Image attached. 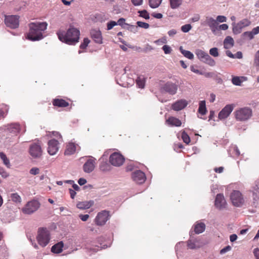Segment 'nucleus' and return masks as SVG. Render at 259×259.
Returning <instances> with one entry per match:
<instances>
[{
	"label": "nucleus",
	"instance_id": "nucleus-49",
	"mask_svg": "<svg viewBox=\"0 0 259 259\" xmlns=\"http://www.w3.org/2000/svg\"><path fill=\"white\" fill-rule=\"evenodd\" d=\"M185 246V243L184 242H180L178 243L175 246L176 251L177 255H178V251H180L182 247Z\"/></svg>",
	"mask_w": 259,
	"mask_h": 259
},
{
	"label": "nucleus",
	"instance_id": "nucleus-28",
	"mask_svg": "<svg viewBox=\"0 0 259 259\" xmlns=\"http://www.w3.org/2000/svg\"><path fill=\"white\" fill-rule=\"evenodd\" d=\"M64 244L62 241H60L54 245L51 248V251L54 253H59L63 250Z\"/></svg>",
	"mask_w": 259,
	"mask_h": 259
},
{
	"label": "nucleus",
	"instance_id": "nucleus-14",
	"mask_svg": "<svg viewBox=\"0 0 259 259\" xmlns=\"http://www.w3.org/2000/svg\"><path fill=\"white\" fill-rule=\"evenodd\" d=\"M133 180L137 184H142L146 180V177L144 172L140 170H136L132 173Z\"/></svg>",
	"mask_w": 259,
	"mask_h": 259
},
{
	"label": "nucleus",
	"instance_id": "nucleus-6",
	"mask_svg": "<svg viewBox=\"0 0 259 259\" xmlns=\"http://www.w3.org/2000/svg\"><path fill=\"white\" fill-rule=\"evenodd\" d=\"M230 199L233 204L236 207L242 206L245 201L242 193L238 190H234L231 193Z\"/></svg>",
	"mask_w": 259,
	"mask_h": 259
},
{
	"label": "nucleus",
	"instance_id": "nucleus-64",
	"mask_svg": "<svg viewBox=\"0 0 259 259\" xmlns=\"http://www.w3.org/2000/svg\"><path fill=\"white\" fill-rule=\"evenodd\" d=\"M253 254L256 259H259V249L256 248L253 250Z\"/></svg>",
	"mask_w": 259,
	"mask_h": 259
},
{
	"label": "nucleus",
	"instance_id": "nucleus-35",
	"mask_svg": "<svg viewBox=\"0 0 259 259\" xmlns=\"http://www.w3.org/2000/svg\"><path fill=\"white\" fill-rule=\"evenodd\" d=\"M100 169L102 171H109L111 169V166L107 161H102L100 165Z\"/></svg>",
	"mask_w": 259,
	"mask_h": 259
},
{
	"label": "nucleus",
	"instance_id": "nucleus-39",
	"mask_svg": "<svg viewBox=\"0 0 259 259\" xmlns=\"http://www.w3.org/2000/svg\"><path fill=\"white\" fill-rule=\"evenodd\" d=\"M10 197L12 200L15 203H20L21 202V198L17 193L11 194Z\"/></svg>",
	"mask_w": 259,
	"mask_h": 259
},
{
	"label": "nucleus",
	"instance_id": "nucleus-33",
	"mask_svg": "<svg viewBox=\"0 0 259 259\" xmlns=\"http://www.w3.org/2000/svg\"><path fill=\"white\" fill-rule=\"evenodd\" d=\"M245 78L246 77L244 76H233L232 78V82L235 85L240 86L243 81L242 79H245Z\"/></svg>",
	"mask_w": 259,
	"mask_h": 259
},
{
	"label": "nucleus",
	"instance_id": "nucleus-47",
	"mask_svg": "<svg viewBox=\"0 0 259 259\" xmlns=\"http://www.w3.org/2000/svg\"><path fill=\"white\" fill-rule=\"evenodd\" d=\"M181 30L184 33L189 32L192 29V26L190 24H185L181 27Z\"/></svg>",
	"mask_w": 259,
	"mask_h": 259
},
{
	"label": "nucleus",
	"instance_id": "nucleus-21",
	"mask_svg": "<svg viewBox=\"0 0 259 259\" xmlns=\"http://www.w3.org/2000/svg\"><path fill=\"white\" fill-rule=\"evenodd\" d=\"M187 245L190 249H193L199 248L202 245V243L200 242L199 239L191 236L188 241Z\"/></svg>",
	"mask_w": 259,
	"mask_h": 259
},
{
	"label": "nucleus",
	"instance_id": "nucleus-44",
	"mask_svg": "<svg viewBox=\"0 0 259 259\" xmlns=\"http://www.w3.org/2000/svg\"><path fill=\"white\" fill-rule=\"evenodd\" d=\"M90 42V40L88 38H84L83 39V41L80 45V49H85L89 43Z\"/></svg>",
	"mask_w": 259,
	"mask_h": 259
},
{
	"label": "nucleus",
	"instance_id": "nucleus-40",
	"mask_svg": "<svg viewBox=\"0 0 259 259\" xmlns=\"http://www.w3.org/2000/svg\"><path fill=\"white\" fill-rule=\"evenodd\" d=\"M253 204L254 206L256 207L259 203V191L256 192L253 191L252 192Z\"/></svg>",
	"mask_w": 259,
	"mask_h": 259
},
{
	"label": "nucleus",
	"instance_id": "nucleus-34",
	"mask_svg": "<svg viewBox=\"0 0 259 259\" xmlns=\"http://www.w3.org/2000/svg\"><path fill=\"white\" fill-rule=\"evenodd\" d=\"M181 53L187 58L192 60L194 58V55L189 51L185 50L182 47H180Z\"/></svg>",
	"mask_w": 259,
	"mask_h": 259
},
{
	"label": "nucleus",
	"instance_id": "nucleus-7",
	"mask_svg": "<svg viewBox=\"0 0 259 259\" xmlns=\"http://www.w3.org/2000/svg\"><path fill=\"white\" fill-rule=\"evenodd\" d=\"M178 84L168 81L163 84L161 87V91L163 93H166L170 95H175L178 91Z\"/></svg>",
	"mask_w": 259,
	"mask_h": 259
},
{
	"label": "nucleus",
	"instance_id": "nucleus-43",
	"mask_svg": "<svg viewBox=\"0 0 259 259\" xmlns=\"http://www.w3.org/2000/svg\"><path fill=\"white\" fill-rule=\"evenodd\" d=\"M125 19L121 18L118 19L117 22H116V25H120L123 28H125L126 26H127V24L125 23Z\"/></svg>",
	"mask_w": 259,
	"mask_h": 259
},
{
	"label": "nucleus",
	"instance_id": "nucleus-3",
	"mask_svg": "<svg viewBox=\"0 0 259 259\" xmlns=\"http://www.w3.org/2000/svg\"><path fill=\"white\" fill-rule=\"evenodd\" d=\"M36 239L38 244L42 247H46L50 242L51 235L50 231L45 228L38 229Z\"/></svg>",
	"mask_w": 259,
	"mask_h": 259
},
{
	"label": "nucleus",
	"instance_id": "nucleus-54",
	"mask_svg": "<svg viewBox=\"0 0 259 259\" xmlns=\"http://www.w3.org/2000/svg\"><path fill=\"white\" fill-rule=\"evenodd\" d=\"M39 169L37 167H32L29 170V173L32 175H36L39 173Z\"/></svg>",
	"mask_w": 259,
	"mask_h": 259
},
{
	"label": "nucleus",
	"instance_id": "nucleus-23",
	"mask_svg": "<svg viewBox=\"0 0 259 259\" xmlns=\"http://www.w3.org/2000/svg\"><path fill=\"white\" fill-rule=\"evenodd\" d=\"M205 224L203 222H197L194 225V231L196 234L202 233L205 231Z\"/></svg>",
	"mask_w": 259,
	"mask_h": 259
},
{
	"label": "nucleus",
	"instance_id": "nucleus-24",
	"mask_svg": "<svg viewBox=\"0 0 259 259\" xmlns=\"http://www.w3.org/2000/svg\"><path fill=\"white\" fill-rule=\"evenodd\" d=\"M5 130H7L11 133L16 134L19 132L20 125L18 123L8 124L5 126Z\"/></svg>",
	"mask_w": 259,
	"mask_h": 259
},
{
	"label": "nucleus",
	"instance_id": "nucleus-9",
	"mask_svg": "<svg viewBox=\"0 0 259 259\" xmlns=\"http://www.w3.org/2000/svg\"><path fill=\"white\" fill-rule=\"evenodd\" d=\"M40 206L39 202L37 200H32L28 202L22 208V212L27 214H30L36 211Z\"/></svg>",
	"mask_w": 259,
	"mask_h": 259
},
{
	"label": "nucleus",
	"instance_id": "nucleus-11",
	"mask_svg": "<svg viewBox=\"0 0 259 259\" xmlns=\"http://www.w3.org/2000/svg\"><path fill=\"white\" fill-rule=\"evenodd\" d=\"M42 149L39 143H33L30 145L29 153L33 158H39L42 155Z\"/></svg>",
	"mask_w": 259,
	"mask_h": 259
},
{
	"label": "nucleus",
	"instance_id": "nucleus-18",
	"mask_svg": "<svg viewBox=\"0 0 259 259\" xmlns=\"http://www.w3.org/2000/svg\"><path fill=\"white\" fill-rule=\"evenodd\" d=\"M204 23L209 27L213 33H215L216 31L218 30V22L213 18L211 17H207L205 21H204Z\"/></svg>",
	"mask_w": 259,
	"mask_h": 259
},
{
	"label": "nucleus",
	"instance_id": "nucleus-26",
	"mask_svg": "<svg viewBox=\"0 0 259 259\" xmlns=\"http://www.w3.org/2000/svg\"><path fill=\"white\" fill-rule=\"evenodd\" d=\"M94 204V201L90 200L89 201L79 202L77 203L76 206L80 209H85L90 208Z\"/></svg>",
	"mask_w": 259,
	"mask_h": 259
},
{
	"label": "nucleus",
	"instance_id": "nucleus-5",
	"mask_svg": "<svg viewBox=\"0 0 259 259\" xmlns=\"http://www.w3.org/2000/svg\"><path fill=\"white\" fill-rule=\"evenodd\" d=\"M195 54L201 61L209 65V66H214L215 65V61L204 51L200 49H197L195 51Z\"/></svg>",
	"mask_w": 259,
	"mask_h": 259
},
{
	"label": "nucleus",
	"instance_id": "nucleus-60",
	"mask_svg": "<svg viewBox=\"0 0 259 259\" xmlns=\"http://www.w3.org/2000/svg\"><path fill=\"white\" fill-rule=\"evenodd\" d=\"M190 69H191V70L192 72H193L194 73H195L196 74H200V75H201V74H203V72L199 70L198 69H196L193 65L190 67Z\"/></svg>",
	"mask_w": 259,
	"mask_h": 259
},
{
	"label": "nucleus",
	"instance_id": "nucleus-46",
	"mask_svg": "<svg viewBox=\"0 0 259 259\" xmlns=\"http://www.w3.org/2000/svg\"><path fill=\"white\" fill-rule=\"evenodd\" d=\"M138 13L140 14V16L142 17L145 19H149V15L148 12L145 10H142V11H139Z\"/></svg>",
	"mask_w": 259,
	"mask_h": 259
},
{
	"label": "nucleus",
	"instance_id": "nucleus-15",
	"mask_svg": "<svg viewBox=\"0 0 259 259\" xmlns=\"http://www.w3.org/2000/svg\"><path fill=\"white\" fill-rule=\"evenodd\" d=\"M234 106V104H228L225 106L219 112L218 118L220 120L227 118L233 110Z\"/></svg>",
	"mask_w": 259,
	"mask_h": 259
},
{
	"label": "nucleus",
	"instance_id": "nucleus-55",
	"mask_svg": "<svg viewBox=\"0 0 259 259\" xmlns=\"http://www.w3.org/2000/svg\"><path fill=\"white\" fill-rule=\"evenodd\" d=\"M162 50H163L165 54H169L171 53L172 50L171 48L167 45H164L162 47Z\"/></svg>",
	"mask_w": 259,
	"mask_h": 259
},
{
	"label": "nucleus",
	"instance_id": "nucleus-32",
	"mask_svg": "<svg viewBox=\"0 0 259 259\" xmlns=\"http://www.w3.org/2000/svg\"><path fill=\"white\" fill-rule=\"evenodd\" d=\"M137 85L141 89H143L145 84V78L143 75H139L136 79Z\"/></svg>",
	"mask_w": 259,
	"mask_h": 259
},
{
	"label": "nucleus",
	"instance_id": "nucleus-45",
	"mask_svg": "<svg viewBox=\"0 0 259 259\" xmlns=\"http://www.w3.org/2000/svg\"><path fill=\"white\" fill-rule=\"evenodd\" d=\"M209 54L214 57H218L219 54L217 48H212L209 50Z\"/></svg>",
	"mask_w": 259,
	"mask_h": 259
},
{
	"label": "nucleus",
	"instance_id": "nucleus-17",
	"mask_svg": "<svg viewBox=\"0 0 259 259\" xmlns=\"http://www.w3.org/2000/svg\"><path fill=\"white\" fill-rule=\"evenodd\" d=\"M96 160V158L91 157V158L85 162L83 166V169L85 172L91 173L94 170Z\"/></svg>",
	"mask_w": 259,
	"mask_h": 259
},
{
	"label": "nucleus",
	"instance_id": "nucleus-10",
	"mask_svg": "<svg viewBox=\"0 0 259 259\" xmlns=\"http://www.w3.org/2000/svg\"><path fill=\"white\" fill-rule=\"evenodd\" d=\"M109 219V211L104 210L97 214L95 219V223L97 226H103Z\"/></svg>",
	"mask_w": 259,
	"mask_h": 259
},
{
	"label": "nucleus",
	"instance_id": "nucleus-25",
	"mask_svg": "<svg viewBox=\"0 0 259 259\" xmlns=\"http://www.w3.org/2000/svg\"><path fill=\"white\" fill-rule=\"evenodd\" d=\"M166 123L171 126H180L182 124V122L179 119L175 117H170L166 120Z\"/></svg>",
	"mask_w": 259,
	"mask_h": 259
},
{
	"label": "nucleus",
	"instance_id": "nucleus-20",
	"mask_svg": "<svg viewBox=\"0 0 259 259\" xmlns=\"http://www.w3.org/2000/svg\"><path fill=\"white\" fill-rule=\"evenodd\" d=\"M188 104L187 101L185 99H181L173 103L171 108L174 110L178 111L185 108Z\"/></svg>",
	"mask_w": 259,
	"mask_h": 259
},
{
	"label": "nucleus",
	"instance_id": "nucleus-56",
	"mask_svg": "<svg viewBox=\"0 0 259 259\" xmlns=\"http://www.w3.org/2000/svg\"><path fill=\"white\" fill-rule=\"evenodd\" d=\"M116 25V22L114 21H110L107 24V30H109L113 28V27Z\"/></svg>",
	"mask_w": 259,
	"mask_h": 259
},
{
	"label": "nucleus",
	"instance_id": "nucleus-57",
	"mask_svg": "<svg viewBox=\"0 0 259 259\" xmlns=\"http://www.w3.org/2000/svg\"><path fill=\"white\" fill-rule=\"evenodd\" d=\"M231 248H232L230 245H228L220 250V254H224L226 252L230 251L231 250Z\"/></svg>",
	"mask_w": 259,
	"mask_h": 259
},
{
	"label": "nucleus",
	"instance_id": "nucleus-31",
	"mask_svg": "<svg viewBox=\"0 0 259 259\" xmlns=\"http://www.w3.org/2000/svg\"><path fill=\"white\" fill-rule=\"evenodd\" d=\"M198 112L202 115H204L206 114L207 112V109L206 107L205 101L204 100L200 101L199 102Z\"/></svg>",
	"mask_w": 259,
	"mask_h": 259
},
{
	"label": "nucleus",
	"instance_id": "nucleus-59",
	"mask_svg": "<svg viewBox=\"0 0 259 259\" xmlns=\"http://www.w3.org/2000/svg\"><path fill=\"white\" fill-rule=\"evenodd\" d=\"M216 21H217V22H226L227 18L224 16L220 15V16H217Z\"/></svg>",
	"mask_w": 259,
	"mask_h": 259
},
{
	"label": "nucleus",
	"instance_id": "nucleus-38",
	"mask_svg": "<svg viewBox=\"0 0 259 259\" xmlns=\"http://www.w3.org/2000/svg\"><path fill=\"white\" fill-rule=\"evenodd\" d=\"M169 2L171 8L175 9L182 4V0H169Z\"/></svg>",
	"mask_w": 259,
	"mask_h": 259
},
{
	"label": "nucleus",
	"instance_id": "nucleus-13",
	"mask_svg": "<svg viewBox=\"0 0 259 259\" xmlns=\"http://www.w3.org/2000/svg\"><path fill=\"white\" fill-rule=\"evenodd\" d=\"M5 22L8 27L11 28H17L19 26V17L16 15L6 16Z\"/></svg>",
	"mask_w": 259,
	"mask_h": 259
},
{
	"label": "nucleus",
	"instance_id": "nucleus-36",
	"mask_svg": "<svg viewBox=\"0 0 259 259\" xmlns=\"http://www.w3.org/2000/svg\"><path fill=\"white\" fill-rule=\"evenodd\" d=\"M0 158L3 161V163L8 167H11V164L9 159L7 158L6 155L3 152H0Z\"/></svg>",
	"mask_w": 259,
	"mask_h": 259
},
{
	"label": "nucleus",
	"instance_id": "nucleus-58",
	"mask_svg": "<svg viewBox=\"0 0 259 259\" xmlns=\"http://www.w3.org/2000/svg\"><path fill=\"white\" fill-rule=\"evenodd\" d=\"M254 64L256 66L259 67V50L255 54Z\"/></svg>",
	"mask_w": 259,
	"mask_h": 259
},
{
	"label": "nucleus",
	"instance_id": "nucleus-30",
	"mask_svg": "<svg viewBox=\"0 0 259 259\" xmlns=\"http://www.w3.org/2000/svg\"><path fill=\"white\" fill-rule=\"evenodd\" d=\"M53 105L60 107H65L68 106L67 102L63 99H55L53 102Z\"/></svg>",
	"mask_w": 259,
	"mask_h": 259
},
{
	"label": "nucleus",
	"instance_id": "nucleus-1",
	"mask_svg": "<svg viewBox=\"0 0 259 259\" xmlns=\"http://www.w3.org/2000/svg\"><path fill=\"white\" fill-rule=\"evenodd\" d=\"M28 26L29 30L26 36L28 39L34 41L41 40L44 37L42 32L47 28V22H31Z\"/></svg>",
	"mask_w": 259,
	"mask_h": 259
},
{
	"label": "nucleus",
	"instance_id": "nucleus-4",
	"mask_svg": "<svg viewBox=\"0 0 259 259\" xmlns=\"http://www.w3.org/2000/svg\"><path fill=\"white\" fill-rule=\"evenodd\" d=\"M237 121L244 122L249 120L252 115V109L249 107H242L236 109L234 112Z\"/></svg>",
	"mask_w": 259,
	"mask_h": 259
},
{
	"label": "nucleus",
	"instance_id": "nucleus-16",
	"mask_svg": "<svg viewBox=\"0 0 259 259\" xmlns=\"http://www.w3.org/2000/svg\"><path fill=\"white\" fill-rule=\"evenodd\" d=\"M48 152L49 154L54 155L59 150V142L55 139H52L48 142Z\"/></svg>",
	"mask_w": 259,
	"mask_h": 259
},
{
	"label": "nucleus",
	"instance_id": "nucleus-22",
	"mask_svg": "<svg viewBox=\"0 0 259 259\" xmlns=\"http://www.w3.org/2000/svg\"><path fill=\"white\" fill-rule=\"evenodd\" d=\"M91 35L92 38L96 43L100 44L102 43V37L101 32L100 30L96 29L92 30L91 31Z\"/></svg>",
	"mask_w": 259,
	"mask_h": 259
},
{
	"label": "nucleus",
	"instance_id": "nucleus-63",
	"mask_svg": "<svg viewBox=\"0 0 259 259\" xmlns=\"http://www.w3.org/2000/svg\"><path fill=\"white\" fill-rule=\"evenodd\" d=\"M253 36L259 33V26H257L252 29V30L250 31Z\"/></svg>",
	"mask_w": 259,
	"mask_h": 259
},
{
	"label": "nucleus",
	"instance_id": "nucleus-41",
	"mask_svg": "<svg viewBox=\"0 0 259 259\" xmlns=\"http://www.w3.org/2000/svg\"><path fill=\"white\" fill-rule=\"evenodd\" d=\"M8 107L7 105H3L0 108V119L4 118L7 115L8 111Z\"/></svg>",
	"mask_w": 259,
	"mask_h": 259
},
{
	"label": "nucleus",
	"instance_id": "nucleus-51",
	"mask_svg": "<svg viewBox=\"0 0 259 259\" xmlns=\"http://www.w3.org/2000/svg\"><path fill=\"white\" fill-rule=\"evenodd\" d=\"M242 36L251 40L254 38V36L250 31H245L242 34Z\"/></svg>",
	"mask_w": 259,
	"mask_h": 259
},
{
	"label": "nucleus",
	"instance_id": "nucleus-52",
	"mask_svg": "<svg viewBox=\"0 0 259 259\" xmlns=\"http://www.w3.org/2000/svg\"><path fill=\"white\" fill-rule=\"evenodd\" d=\"M154 42L158 45H160L161 44H166L167 42V39L165 37H163L155 40Z\"/></svg>",
	"mask_w": 259,
	"mask_h": 259
},
{
	"label": "nucleus",
	"instance_id": "nucleus-37",
	"mask_svg": "<svg viewBox=\"0 0 259 259\" xmlns=\"http://www.w3.org/2000/svg\"><path fill=\"white\" fill-rule=\"evenodd\" d=\"M162 0H149V6L153 9L158 8L161 4Z\"/></svg>",
	"mask_w": 259,
	"mask_h": 259
},
{
	"label": "nucleus",
	"instance_id": "nucleus-12",
	"mask_svg": "<svg viewBox=\"0 0 259 259\" xmlns=\"http://www.w3.org/2000/svg\"><path fill=\"white\" fill-rule=\"evenodd\" d=\"M124 161V158L120 153L114 152L112 153L109 158L110 163L114 166L122 165Z\"/></svg>",
	"mask_w": 259,
	"mask_h": 259
},
{
	"label": "nucleus",
	"instance_id": "nucleus-62",
	"mask_svg": "<svg viewBox=\"0 0 259 259\" xmlns=\"http://www.w3.org/2000/svg\"><path fill=\"white\" fill-rule=\"evenodd\" d=\"M252 192H253V191L258 192L259 191V183L256 182L254 186L252 187Z\"/></svg>",
	"mask_w": 259,
	"mask_h": 259
},
{
	"label": "nucleus",
	"instance_id": "nucleus-48",
	"mask_svg": "<svg viewBox=\"0 0 259 259\" xmlns=\"http://www.w3.org/2000/svg\"><path fill=\"white\" fill-rule=\"evenodd\" d=\"M125 28L134 33H136L138 31V26L128 24H127Z\"/></svg>",
	"mask_w": 259,
	"mask_h": 259
},
{
	"label": "nucleus",
	"instance_id": "nucleus-2",
	"mask_svg": "<svg viewBox=\"0 0 259 259\" xmlns=\"http://www.w3.org/2000/svg\"><path fill=\"white\" fill-rule=\"evenodd\" d=\"M57 34L60 41L68 45H73L79 41L80 32L74 27L69 28L66 32L60 30Z\"/></svg>",
	"mask_w": 259,
	"mask_h": 259
},
{
	"label": "nucleus",
	"instance_id": "nucleus-19",
	"mask_svg": "<svg viewBox=\"0 0 259 259\" xmlns=\"http://www.w3.org/2000/svg\"><path fill=\"white\" fill-rule=\"evenodd\" d=\"M214 205L219 209H222L225 207L226 202L223 194H217L214 201Z\"/></svg>",
	"mask_w": 259,
	"mask_h": 259
},
{
	"label": "nucleus",
	"instance_id": "nucleus-61",
	"mask_svg": "<svg viewBox=\"0 0 259 259\" xmlns=\"http://www.w3.org/2000/svg\"><path fill=\"white\" fill-rule=\"evenodd\" d=\"M79 218L80 219V220L83 222L87 221L88 219L89 218V214H80L79 215Z\"/></svg>",
	"mask_w": 259,
	"mask_h": 259
},
{
	"label": "nucleus",
	"instance_id": "nucleus-29",
	"mask_svg": "<svg viewBox=\"0 0 259 259\" xmlns=\"http://www.w3.org/2000/svg\"><path fill=\"white\" fill-rule=\"evenodd\" d=\"M234 44L233 38L229 36H227L224 41V47L226 49L232 48Z\"/></svg>",
	"mask_w": 259,
	"mask_h": 259
},
{
	"label": "nucleus",
	"instance_id": "nucleus-27",
	"mask_svg": "<svg viewBox=\"0 0 259 259\" xmlns=\"http://www.w3.org/2000/svg\"><path fill=\"white\" fill-rule=\"evenodd\" d=\"M76 151V145L72 142L69 143L66 146L64 154L66 155H70L74 153Z\"/></svg>",
	"mask_w": 259,
	"mask_h": 259
},
{
	"label": "nucleus",
	"instance_id": "nucleus-8",
	"mask_svg": "<svg viewBox=\"0 0 259 259\" xmlns=\"http://www.w3.org/2000/svg\"><path fill=\"white\" fill-rule=\"evenodd\" d=\"M251 22L247 19H243L238 23L233 22L232 31L234 34H238L242 32V29L250 25Z\"/></svg>",
	"mask_w": 259,
	"mask_h": 259
},
{
	"label": "nucleus",
	"instance_id": "nucleus-50",
	"mask_svg": "<svg viewBox=\"0 0 259 259\" xmlns=\"http://www.w3.org/2000/svg\"><path fill=\"white\" fill-rule=\"evenodd\" d=\"M138 27H140L141 28H143L145 29H148L149 27V24L147 23L142 22V21H138L137 22Z\"/></svg>",
	"mask_w": 259,
	"mask_h": 259
},
{
	"label": "nucleus",
	"instance_id": "nucleus-53",
	"mask_svg": "<svg viewBox=\"0 0 259 259\" xmlns=\"http://www.w3.org/2000/svg\"><path fill=\"white\" fill-rule=\"evenodd\" d=\"M230 151L233 150L234 154L236 156H239L240 154V151L238 147L236 145L232 146L230 149Z\"/></svg>",
	"mask_w": 259,
	"mask_h": 259
},
{
	"label": "nucleus",
	"instance_id": "nucleus-42",
	"mask_svg": "<svg viewBox=\"0 0 259 259\" xmlns=\"http://www.w3.org/2000/svg\"><path fill=\"white\" fill-rule=\"evenodd\" d=\"M181 137L183 142L186 144H188L191 141L189 136L185 131L182 132Z\"/></svg>",
	"mask_w": 259,
	"mask_h": 259
}]
</instances>
